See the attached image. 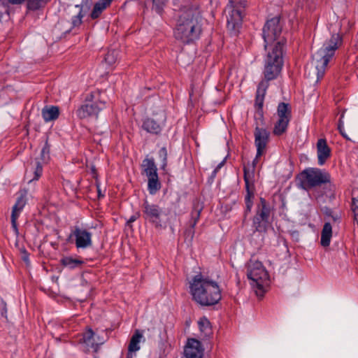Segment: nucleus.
<instances>
[{
    "instance_id": "6ab92c4d",
    "label": "nucleus",
    "mask_w": 358,
    "mask_h": 358,
    "mask_svg": "<svg viewBox=\"0 0 358 358\" xmlns=\"http://www.w3.org/2000/svg\"><path fill=\"white\" fill-rule=\"evenodd\" d=\"M143 173L147 178L152 176H155L157 174V168L153 158H145L142 162Z\"/></svg>"
},
{
    "instance_id": "4c0bfd02",
    "label": "nucleus",
    "mask_w": 358,
    "mask_h": 358,
    "mask_svg": "<svg viewBox=\"0 0 358 358\" xmlns=\"http://www.w3.org/2000/svg\"><path fill=\"white\" fill-rule=\"evenodd\" d=\"M343 117H344V113H342L341 115V117L339 119V121H338V129L343 137H344L347 140H350V138L348 136V135L345 134V132L344 131L343 122Z\"/></svg>"
},
{
    "instance_id": "a18cd8bd",
    "label": "nucleus",
    "mask_w": 358,
    "mask_h": 358,
    "mask_svg": "<svg viewBox=\"0 0 358 358\" xmlns=\"http://www.w3.org/2000/svg\"><path fill=\"white\" fill-rule=\"evenodd\" d=\"M92 173L93 174V178H95V180H98L97 178V173H96V169L94 166H92L91 168Z\"/></svg>"
},
{
    "instance_id": "864d4df0",
    "label": "nucleus",
    "mask_w": 358,
    "mask_h": 358,
    "mask_svg": "<svg viewBox=\"0 0 358 358\" xmlns=\"http://www.w3.org/2000/svg\"><path fill=\"white\" fill-rule=\"evenodd\" d=\"M206 324L208 325L209 322L206 320Z\"/></svg>"
},
{
    "instance_id": "49530a36",
    "label": "nucleus",
    "mask_w": 358,
    "mask_h": 358,
    "mask_svg": "<svg viewBox=\"0 0 358 358\" xmlns=\"http://www.w3.org/2000/svg\"><path fill=\"white\" fill-rule=\"evenodd\" d=\"M225 162V160H223L222 162H220L215 169H216L217 171L221 169V167L224 165Z\"/></svg>"
},
{
    "instance_id": "0eeeda50",
    "label": "nucleus",
    "mask_w": 358,
    "mask_h": 358,
    "mask_svg": "<svg viewBox=\"0 0 358 358\" xmlns=\"http://www.w3.org/2000/svg\"><path fill=\"white\" fill-rule=\"evenodd\" d=\"M246 0H229L224 12L227 15V27L228 30L236 35L241 27L243 17L241 8H244Z\"/></svg>"
},
{
    "instance_id": "20e7f679",
    "label": "nucleus",
    "mask_w": 358,
    "mask_h": 358,
    "mask_svg": "<svg viewBox=\"0 0 358 358\" xmlns=\"http://www.w3.org/2000/svg\"><path fill=\"white\" fill-rule=\"evenodd\" d=\"M298 186L305 190L313 187L324 186V194H331L334 185L331 183L330 175L317 168H309L303 171L297 176Z\"/></svg>"
},
{
    "instance_id": "c85d7f7f",
    "label": "nucleus",
    "mask_w": 358,
    "mask_h": 358,
    "mask_svg": "<svg viewBox=\"0 0 358 358\" xmlns=\"http://www.w3.org/2000/svg\"><path fill=\"white\" fill-rule=\"evenodd\" d=\"M152 2V10L159 15H162L164 11V8L166 6L168 0H151Z\"/></svg>"
},
{
    "instance_id": "de8ad7c7",
    "label": "nucleus",
    "mask_w": 358,
    "mask_h": 358,
    "mask_svg": "<svg viewBox=\"0 0 358 358\" xmlns=\"http://www.w3.org/2000/svg\"><path fill=\"white\" fill-rule=\"evenodd\" d=\"M225 162V160H223L222 162H220L215 169H216L217 171L221 169V167L224 165Z\"/></svg>"
},
{
    "instance_id": "72a5a7b5",
    "label": "nucleus",
    "mask_w": 358,
    "mask_h": 358,
    "mask_svg": "<svg viewBox=\"0 0 358 358\" xmlns=\"http://www.w3.org/2000/svg\"><path fill=\"white\" fill-rule=\"evenodd\" d=\"M352 200L351 208L354 214V220L358 224V195L353 196Z\"/></svg>"
},
{
    "instance_id": "c03bdc74",
    "label": "nucleus",
    "mask_w": 358,
    "mask_h": 358,
    "mask_svg": "<svg viewBox=\"0 0 358 358\" xmlns=\"http://www.w3.org/2000/svg\"><path fill=\"white\" fill-rule=\"evenodd\" d=\"M92 0H82L81 7H86L87 8H90L92 5Z\"/></svg>"
},
{
    "instance_id": "4be33fe9",
    "label": "nucleus",
    "mask_w": 358,
    "mask_h": 358,
    "mask_svg": "<svg viewBox=\"0 0 358 358\" xmlns=\"http://www.w3.org/2000/svg\"><path fill=\"white\" fill-rule=\"evenodd\" d=\"M332 236V227L330 222L324 223L321 232V245L323 247H327L330 244Z\"/></svg>"
},
{
    "instance_id": "1a4fd4ad",
    "label": "nucleus",
    "mask_w": 358,
    "mask_h": 358,
    "mask_svg": "<svg viewBox=\"0 0 358 358\" xmlns=\"http://www.w3.org/2000/svg\"><path fill=\"white\" fill-rule=\"evenodd\" d=\"M142 216L145 221L151 223L155 228H166V221L164 217L167 215L158 204L149 202L145 199L142 204Z\"/></svg>"
},
{
    "instance_id": "aec40b11",
    "label": "nucleus",
    "mask_w": 358,
    "mask_h": 358,
    "mask_svg": "<svg viewBox=\"0 0 358 358\" xmlns=\"http://www.w3.org/2000/svg\"><path fill=\"white\" fill-rule=\"evenodd\" d=\"M41 113L45 122H50L55 120L58 118L59 115V110L57 106H45L42 109Z\"/></svg>"
},
{
    "instance_id": "f257e3e1",
    "label": "nucleus",
    "mask_w": 358,
    "mask_h": 358,
    "mask_svg": "<svg viewBox=\"0 0 358 358\" xmlns=\"http://www.w3.org/2000/svg\"><path fill=\"white\" fill-rule=\"evenodd\" d=\"M281 31L279 17H274L267 20L262 29L264 49L268 52L264 71L265 79L258 85L255 103L261 115H262L264 96L269 85L268 82L277 78L283 66L282 54L285 43L282 41L275 42Z\"/></svg>"
},
{
    "instance_id": "3c124183",
    "label": "nucleus",
    "mask_w": 358,
    "mask_h": 358,
    "mask_svg": "<svg viewBox=\"0 0 358 358\" xmlns=\"http://www.w3.org/2000/svg\"><path fill=\"white\" fill-rule=\"evenodd\" d=\"M213 172L215 173V174H217V171L216 169H214V171Z\"/></svg>"
},
{
    "instance_id": "37998d69",
    "label": "nucleus",
    "mask_w": 358,
    "mask_h": 358,
    "mask_svg": "<svg viewBox=\"0 0 358 358\" xmlns=\"http://www.w3.org/2000/svg\"><path fill=\"white\" fill-rule=\"evenodd\" d=\"M96 189H97L98 198L100 199V198L104 197V194H102L101 190L100 189V184H99V182L98 181V180H96Z\"/></svg>"
},
{
    "instance_id": "ea45409f",
    "label": "nucleus",
    "mask_w": 358,
    "mask_h": 358,
    "mask_svg": "<svg viewBox=\"0 0 358 358\" xmlns=\"http://www.w3.org/2000/svg\"><path fill=\"white\" fill-rule=\"evenodd\" d=\"M20 252H21V258H22V259L24 262L28 264L29 262V254L28 253V252L26 250V249L24 248H22L20 249Z\"/></svg>"
},
{
    "instance_id": "412c9836",
    "label": "nucleus",
    "mask_w": 358,
    "mask_h": 358,
    "mask_svg": "<svg viewBox=\"0 0 358 358\" xmlns=\"http://www.w3.org/2000/svg\"><path fill=\"white\" fill-rule=\"evenodd\" d=\"M60 263L69 269L80 268L84 264V262L81 259L72 257H64L60 259Z\"/></svg>"
},
{
    "instance_id": "a878e982",
    "label": "nucleus",
    "mask_w": 358,
    "mask_h": 358,
    "mask_svg": "<svg viewBox=\"0 0 358 358\" xmlns=\"http://www.w3.org/2000/svg\"><path fill=\"white\" fill-rule=\"evenodd\" d=\"M290 120L287 119L279 118L275 122L273 133L276 136H280L285 133L287 129Z\"/></svg>"
},
{
    "instance_id": "f704fd0d",
    "label": "nucleus",
    "mask_w": 358,
    "mask_h": 358,
    "mask_svg": "<svg viewBox=\"0 0 358 358\" xmlns=\"http://www.w3.org/2000/svg\"><path fill=\"white\" fill-rule=\"evenodd\" d=\"M159 156L162 159V169L164 170L167 165V150L165 147L162 148L159 151Z\"/></svg>"
},
{
    "instance_id": "7ed1b4c3",
    "label": "nucleus",
    "mask_w": 358,
    "mask_h": 358,
    "mask_svg": "<svg viewBox=\"0 0 358 358\" xmlns=\"http://www.w3.org/2000/svg\"><path fill=\"white\" fill-rule=\"evenodd\" d=\"M189 289L192 299L202 306L215 305L222 298L217 283L201 274L193 277Z\"/></svg>"
},
{
    "instance_id": "58836bf2",
    "label": "nucleus",
    "mask_w": 358,
    "mask_h": 358,
    "mask_svg": "<svg viewBox=\"0 0 358 358\" xmlns=\"http://www.w3.org/2000/svg\"><path fill=\"white\" fill-rule=\"evenodd\" d=\"M83 17V15L82 14V11L80 10L77 15L74 16L72 18L73 27H78L82 23Z\"/></svg>"
},
{
    "instance_id": "79ce46f5",
    "label": "nucleus",
    "mask_w": 358,
    "mask_h": 358,
    "mask_svg": "<svg viewBox=\"0 0 358 358\" xmlns=\"http://www.w3.org/2000/svg\"><path fill=\"white\" fill-rule=\"evenodd\" d=\"M140 213L138 212L131 215L127 222V225H130L132 222L136 221L140 217Z\"/></svg>"
},
{
    "instance_id": "09e8293b",
    "label": "nucleus",
    "mask_w": 358,
    "mask_h": 358,
    "mask_svg": "<svg viewBox=\"0 0 358 358\" xmlns=\"http://www.w3.org/2000/svg\"><path fill=\"white\" fill-rule=\"evenodd\" d=\"M215 176H216V174L215 173L212 172L210 178H214Z\"/></svg>"
},
{
    "instance_id": "9d476101",
    "label": "nucleus",
    "mask_w": 358,
    "mask_h": 358,
    "mask_svg": "<svg viewBox=\"0 0 358 358\" xmlns=\"http://www.w3.org/2000/svg\"><path fill=\"white\" fill-rule=\"evenodd\" d=\"M260 157L256 155L255 158L252 161L251 167L244 166L243 167V179L245 184L246 194L245 196V209L244 211V219L243 222H245L246 217L251 212L253 206V199L255 197V187L252 178L255 166L258 163V159Z\"/></svg>"
},
{
    "instance_id": "b1692460",
    "label": "nucleus",
    "mask_w": 358,
    "mask_h": 358,
    "mask_svg": "<svg viewBox=\"0 0 358 358\" xmlns=\"http://www.w3.org/2000/svg\"><path fill=\"white\" fill-rule=\"evenodd\" d=\"M277 115L279 118L291 120L292 111L289 103L281 102L277 108Z\"/></svg>"
},
{
    "instance_id": "393cba45",
    "label": "nucleus",
    "mask_w": 358,
    "mask_h": 358,
    "mask_svg": "<svg viewBox=\"0 0 358 358\" xmlns=\"http://www.w3.org/2000/svg\"><path fill=\"white\" fill-rule=\"evenodd\" d=\"M161 187L158 174L148 178V189L150 194H155L161 189Z\"/></svg>"
},
{
    "instance_id": "ddd939ff",
    "label": "nucleus",
    "mask_w": 358,
    "mask_h": 358,
    "mask_svg": "<svg viewBox=\"0 0 358 358\" xmlns=\"http://www.w3.org/2000/svg\"><path fill=\"white\" fill-rule=\"evenodd\" d=\"M255 143L257 147V157L264 155L269 138V132L264 128L256 127L254 132Z\"/></svg>"
},
{
    "instance_id": "7c9ffc66",
    "label": "nucleus",
    "mask_w": 358,
    "mask_h": 358,
    "mask_svg": "<svg viewBox=\"0 0 358 358\" xmlns=\"http://www.w3.org/2000/svg\"><path fill=\"white\" fill-rule=\"evenodd\" d=\"M117 59V52L115 50L108 51L104 57V61L108 65H113L115 63Z\"/></svg>"
},
{
    "instance_id": "bb28decb",
    "label": "nucleus",
    "mask_w": 358,
    "mask_h": 358,
    "mask_svg": "<svg viewBox=\"0 0 358 358\" xmlns=\"http://www.w3.org/2000/svg\"><path fill=\"white\" fill-rule=\"evenodd\" d=\"M50 1V0H25L27 9L34 11L45 7Z\"/></svg>"
},
{
    "instance_id": "5701e85b",
    "label": "nucleus",
    "mask_w": 358,
    "mask_h": 358,
    "mask_svg": "<svg viewBox=\"0 0 358 358\" xmlns=\"http://www.w3.org/2000/svg\"><path fill=\"white\" fill-rule=\"evenodd\" d=\"M113 0H100L99 2H96L93 8V10L90 14V17L92 19L98 18L102 11L108 6Z\"/></svg>"
},
{
    "instance_id": "e433bc0d",
    "label": "nucleus",
    "mask_w": 358,
    "mask_h": 358,
    "mask_svg": "<svg viewBox=\"0 0 358 358\" xmlns=\"http://www.w3.org/2000/svg\"><path fill=\"white\" fill-rule=\"evenodd\" d=\"M194 227H192V225L189 224V227L184 231L185 238L187 239L189 242H191L194 238L195 233Z\"/></svg>"
},
{
    "instance_id": "2f4dec72",
    "label": "nucleus",
    "mask_w": 358,
    "mask_h": 358,
    "mask_svg": "<svg viewBox=\"0 0 358 358\" xmlns=\"http://www.w3.org/2000/svg\"><path fill=\"white\" fill-rule=\"evenodd\" d=\"M50 145L48 143V141H45L44 146L43 147L41 152V159L43 162H47L50 159Z\"/></svg>"
},
{
    "instance_id": "cd10ccee",
    "label": "nucleus",
    "mask_w": 358,
    "mask_h": 358,
    "mask_svg": "<svg viewBox=\"0 0 358 358\" xmlns=\"http://www.w3.org/2000/svg\"><path fill=\"white\" fill-rule=\"evenodd\" d=\"M94 331L91 329H89L83 333L82 339L87 345L94 348V350L96 352L98 344L94 343Z\"/></svg>"
},
{
    "instance_id": "a19ab883",
    "label": "nucleus",
    "mask_w": 358,
    "mask_h": 358,
    "mask_svg": "<svg viewBox=\"0 0 358 358\" xmlns=\"http://www.w3.org/2000/svg\"><path fill=\"white\" fill-rule=\"evenodd\" d=\"M323 213L327 216L331 217L334 221L337 220V217L333 215V211L331 208L327 207L324 208L323 210Z\"/></svg>"
},
{
    "instance_id": "39448f33",
    "label": "nucleus",
    "mask_w": 358,
    "mask_h": 358,
    "mask_svg": "<svg viewBox=\"0 0 358 358\" xmlns=\"http://www.w3.org/2000/svg\"><path fill=\"white\" fill-rule=\"evenodd\" d=\"M247 276L252 282V285L256 288V294L263 296L266 292L265 287L268 285L269 275L262 263L250 259L248 265Z\"/></svg>"
},
{
    "instance_id": "c756f323",
    "label": "nucleus",
    "mask_w": 358,
    "mask_h": 358,
    "mask_svg": "<svg viewBox=\"0 0 358 358\" xmlns=\"http://www.w3.org/2000/svg\"><path fill=\"white\" fill-rule=\"evenodd\" d=\"M201 210L202 208L199 207L198 205L194 207L191 213V220L189 222V224L192 225V227H195L196 225V223L200 218Z\"/></svg>"
},
{
    "instance_id": "c9c22d12",
    "label": "nucleus",
    "mask_w": 358,
    "mask_h": 358,
    "mask_svg": "<svg viewBox=\"0 0 358 358\" xmlns=\"http://www.w3.org/2000/svg\"><path fill=\"white\" fill-rule=\"evenodd\" d=\"M2 5L7 8L6 13L8 14V8L10 5H21L25 0H0Z\"/></svg>"
},
{
    "instance_id": "8fccbe9b",
    "label": "nucleus",
    "mask_w": 358,
    "mask_h": 358,
    "mask_svg": "<svg viewBox=\"0 0 358 358\" xmlns=\"http://www.w3.org/2000/svg\"><path fill=\"white\" fill-rule=\"evenodd\" d=\"M2 16H3V13H2V12L0 10V22L1 21Z\"/></svg>"
},
{
    "instance_id": "f3484780",
    "label": "nucleus",
    "mask_w": 358,
    "mask_h": 358,
    "mask_svg": "<svg viewBox=\"0 0 358 358\" xmlns=\"http://www.w3.org/2000/svg\"><path fill=\"white\" fill-rule=\"evenodd\" d=\"M142 338V333L136 329L130 339L127 358H133V353H135L140 349V342Z\"/></svg>"
},
{
    "instance_id": "f8f14e48",
    "label": "nucleus",
    "mask_w": 358,
    "mask_h": 358,
    "mask_svg": "<svg viewBox=\"0 0 358 358\" xmlns=\"http://www.w3.org/2000/svg\"><path fill=\"white\" fill-rule=\"evenodd\" d=\"M19 196L17 198L16 202L13 207L11 213V224L15 234L18 235V228L17 224V220L20 216V214L24 206L27 203V192L25 190L20 191Z\"/></svg>"
},
{
    "instance_id": "603ef678",
    "label": "nucleus",
    "mask_w": 358,
    "mask_h": 358,
    "mask_svg": "<svg viewBox=\"0 0 358 358\" xmlns=\"http://www.w3.org/2000/svg\"><path fill=\"white\" fill-rule=\"evenodd\" d=\"M57 341H60V338H56Z\"/></svg>"
},
{
    "instance_id": "6e6552de",
    "label": "nucleus",
    "mask_w": 358,
    "mask_h": 358,
    "mask_svg": "<svg viewBox=\"0 0 358 358\" xmlns=\"http://www.w3.org/2000/svg\"><path fill=\"white\" fill-rule=\"evenodd\" d=\"M338 36L333 35L329 42L324 45V48L317 51L315 57H316L317 75V79L322 78L325 72L331 58L334 55L336 50L338 48Z\"/></svg>"
},
{
    "instance_id": "9b49d317",
    "label": "nucleus",
    "mask_w": 358,
    "mask_h": 358,
    "mask_svg": "<svg viewBox=\"0 0 358 358\" xmlns=\"http://www.w3.org/2000/svg\"><path fill=\"white\" fill-rule=\"evenodd\" d=\"M271 214V207L269 203L264 198L260 197L252 220V227L255 231L265 233L267 231Z\"/></svg>"
},
{
    "instance_id": "2eb2a0df",
    "label": "nucleus",
    "mask_w": 358,
    "mask_h": 358,
    "mask_svg": "<svg viewBox=\"0 0 358 358\" xmlns=\"http://www.w3.org/2000/svg\"><path fill=\"white\" fill-rule=\"evenodd\" d=\"M184 354L186 358H202L203 349L200 341L195 338L189 339Z\"/></svg>"
},
{
    "instance_id": "a211bd4d",
    "label": "nucleus",
    "mask_w": 358,
    "mask_h": 358,
    "mask_svg": "<svg viewBox=\"0 0 358 358\" xmlns=\"http://www.w3.org/2000/svg\"><path fill=\"white\" fill-rule=\"evenodd\" d=\"M142 129L148 133L158 135L161 133L162 127L160 123L157 122L154 119L148 117L143 120Z\"/></svg>"
},
{
    "instance_id": "5fc2aeb1",
    "label": "nucleus",
    "mask_w": 358,
    "mask_h": 358,
    "mask_svg": "<svg viewBox=\"0 0 358 358\" xmlns=\"http://www.w3.org/2000/svg\"><path fill=\"white\" fill-rule=\"evenodd\" d=\"M94 358H98V357H94Z\"/></svg>"
},
{
    "instance_id": "dca6fc26",
    "label": "nucleus",
    "mask_w": 358,
    "mask_h": 358,
    "mask_svg": "<svg viewBox=\"0 0 358 358\" xmlns=\"http://www.w3.org/2000/svg\"><path fill=\"white\" fill-rule=\"evenodd\" d=\"M318 164L323 165L331 155V149L324 138H320L317 143Z\"/></svg>"
},
{
    "instance_id": "423d86ee",
    "label": "nucleus",
    "mask_w": 358,
    "mask_h": 358,
    "mask_svg": "<svg viewBox=\"0 0 358 358\" xmlns=\"http://www.w3.org/2000/svg\"><path fill=\"white\" fill-rule=\"evenodd\" d=\"M106 107V102L101 99L100 91L92 92L85 98V103L76 111L80 119L97 118L99 113Z\"/></svg>"
},
{
    "instance_id": "f03ea898",
    "label": "nucleus",
    "mask_w": 358,
    "mask_h": 358,
    "mask_svg": "<svg viewBox=\"0 0 358 358\" xmlns=\"http://www.w3.org/2000/svg\"><path fill=\"white\" fill-rule=\"evenodd\" d=\"M201 16L197 5L184 6L177 21L174 36L183 43H190L199 38Z\"/></svg>"
},
{
    "instance_id": "473e14b6",
    "label": "nucleus",
    "mask_w": 358,
    "mask_h": 358,
    "mask_svg": "<svg viewBox=\"0 0 358 358\" xmlns=\"http://www.w3.org/2000/svg\"><path fill=\"white\" fill-rule=\"evenodd\" d=\"M35 166L36 167L34 171V177L33 180H38L43 173V166L38 158L35 159Z\"/></svg>"
},
{
    "instance_id": "4468645a",
    "label": "nucleus",
    "mask_w": 358,
    "mask_h": 358,
    "mask_svg": "<svg viewBox=\"0 0 358 358\" xmlns=\"http://www.w3.org/2000/svg\"><path fill=\"white\" fill-rule=\"evenodd\" d=\"M71 236L75 237V243L77 248H87L92 244V234L86 229L76 227Z\"/></svg>"
}]
</instances>
